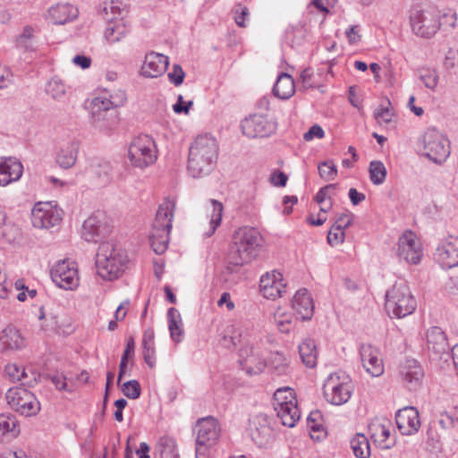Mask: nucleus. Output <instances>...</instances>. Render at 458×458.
<instances>
[{"label": "nucleus", "instance_id": "1", "mask_svg": "<svg viewBox=\"0 0 458 458\" xmlns=\"http://www.w3.org/2000/svg\"><path fill=\"white\" fill-rule=\"evenodd\" d=\"M261 242V234L254 227L235 230L226 256L229 266L239 267L250 263L259 256Z\"/></svg>", "mask_w": 458, "mask_h": 458}, {"label": "nucleus", "instance_id": "2", "mask_svg": "<svg viewBox=\"0 0 458 458\" xmlns=\"http://www.w3.org/2000/svg\"><path fill=\"white\" fill-rule=\"evenodd\" d=\"M218 157V147L214 138L199 136L189 151L188 171L194 178L208 175L215 167Z\"/></svg>", "mask_w": 458, "mask_h": 458}, {"label": "nucleus", "instance_id": "3", "mask_svg": "<svg viewBox=\"0 0 458 458\" xmlns=\"http://www.w3.org/2000/svg\"><path fill=\"white\" fill-rule=\"evenodd\" d=\"M128 263L126 251L114 241L103 242L99 244L96 267L99 276L105 280L117 279L125 270Z\"/></svg>", "mask_w": 458, "mask_h": 458}, {"label": "nucleus", "instance_id": "4", "mask_svg": "<svg viewBox=\"0 0 458 458\" xmlns=\"http://www.w3.org/2000/svg\"><path fill=\"white\" fill-rule=\"evenodd\" d=\"M174 209L175 201L173 199L166 198L159 205L157 211L149 233V242L154 252L158 255L163 254L168 247Z\"/></svg>", "mask_w": 458, "mask_h": 458}, {"label": "nucleus", "instance_id": "5", "mask_svg": "<svg viewBox=\"0 0 458 458\" xmlns=\"http://www.w3.org/2000/svg\"><path fill=\"white\" fill-rule=\"evenodd\" d=\"M385 307L389 316L402 318L416 310L417 302L410 287L400 282L386 292Z\"/></svg>", "mask_w": 458, "mask_h": 458}, {"label": "nucleus", "instance_id": "6", "mask_svg": "<svg viewBox=\"0 0 458 458\" xmlns=\"http://www.w3.org/2000/svg\"><path fill=\"white\" fill-rule=\"evenodd\" d=\"M195 431L197 434L195 458H208V449L214 446L220 437V424L212 416L200 418L197 420Z\"/></svg>", "mask_w": 458, "mask_h": 458}, {"label": "nucleus", "instance_id": "7", "mask_svg": "<svg viewBox=\"0 0 458 458\" xmlns=\"http://www.w3.org/2000/svg\"><path fill=\"white\" fill-rule=\"evenodd\" d=\"M352 379L344 372H334L328 375L323 385L326 400L334 405L346 403L352 394Z\"/></svg>", "mask_w": 458, "mask_h": 458}, {"label": "nucleus", "instance_id": "8", "mask_svg": "<svg viewBox=\"0 0 458 458\" xmlns=\"http://www.w3.org/2000/svg\"><path fill=\"white\" fill-rule=\"evenodd\" d=\"M419 143L423 148V155L436 164L444 163L451 152L447 138L436 128L427 129Z\"/></svg>", "mask_w": 458, "mask_h": 458}, {"label": "nucleus", "instance_id": "9", "mask_svg": "<svg viewBox=\"0 0 458 458\" xmlns=\"http://www.w3.org/2000/svg\"><path fill=\"white\" fill-rule=\"evenodd\" d=\"M128 157L135 167L145 168L152 165L157 157L156 144L148 135H140L129 146Z\"/></svg>", "mask_w": 458, "mask_h": 458}, {"label": "nucleus", "instance_id": "10", "mask_svg": "<svg viewBox=\"0 0 458 458\" xmlns=\"http://www.w3.org/2000/svg\"><path fill=\"white\" fill-rule=\"evenodd\" d=\"M7 403L21 415L30 417L40 411V403L33 393L24 387H11L6 393Z\"/></svg>", "mask_w": 458, "mask_h": 458}, {"label": "nucleus", "instance_id": "11", "mask_svg": "<svg viewBox=\"0 0 458 458\" xmlns=\"http://www.w3.org/2000/svg\"><path fill=\"white\" fill-rule=\"evenodd\" d=\"M411 26L414 33L422 38L433 37L444 21H439V15L430 10H415L410 16Z\"/></svg>", "mask_w": 458, "mask_h": 458}, {"label": "nucleus", "instance_id": "12", "mask_svg": "<svg viewBox=\"0 0 458 458\" xmlns=\"http://www.w3.org/2000/svg\"><path fill=\"white\" fill-rule=\"evenodd\" d=\"M51 278L56 286L72 291L79 286V272L75 262L70 259L58 260L51 268Z\"/></svg>", "mask_w": 458, "mask_h": 458}, {"label": "nucleus", "instance_id": "13", "mask_svg": "<svg viewBox=\"0 0 458 458\" xmlns=\"http://www.w3.org/2000/svg\"><path fill=\"white\" fill-rule=\"evenodd\" d=\"M397 256L407 263L418 264L422 258V246L417 235L406 230L398 239Z\"/></svg>", "mask_w": 458, "mask_h": 458}, {"label": "nucleus", "instance_id": "14", "mask_svg": "<svg viewBox=\"0 0 458 458\" xmlns=\"http://www.w3.org/2000/svg\"><path fill=\"white\" fill-rule=\"evenodd\" d=\"M61 220V210L50 202H38L32 208L31 222L36 228L49 229L58 225Z\"/></svg>", "mask_w": 458, "mask_h": 458}, {"label": "nucleus", "instance_id": "15", "mask_svg": "<svg viewBox=\"0 0 458 458\" xmlns=\"http://www.w3.org/2000/svg\"><path fill=\"white\" fill-rule=\"evenodd\" d=\"M111 233V226L105 215L97 212L89 216L82 225L81 235L87 242H98Z\"/></svg>", "mask_w": 458, "mask_h": 458}, {"label": "nucleus", "instance_id": "16", "mask_svg": "<svg viewBox=\"0 0 458 458\" xmlns=\"http://www.w3.org/2000/svg\"><path fill=\"white\" fill-rule=\"evenodd\" d=\"M242 131L249 138L267 137L276 131V123L263 114H252L241 123Z\"/></svg>", "mask_w": 458, "mask_h": 458}, {"label": "nucleus", "instance_id": "17", "mask_svg": "<svg viewBox=\"0 0 458 458\" xmlns=\"http://www.w3.org/2000/svg\"><path fill=\"white\" fill-rule=\"evenodd\" d=\"M249 435L252 441L259 447L266 446L272 436V428L268 417L264 413H258L250 419Z\"/></svg>", "mask_w": 458, "mask_h": 458}, {"label": "nucleus", "instance_id": "18", "mask_svg": "<svg viewBox=\"0 0 458 458\" xmlns=\"http://www.w3.org/2000/svg\"><path fill=\"white\" fill-rule=\"evenodd\" d=\"M426 337L428 350L432 358L447 360L450 354L445 332L438 327H432L428 330Z\"/></svg>", "mask_w": 458, "mask_h": 458}, {"label": "nucleus", "instance_id": "19", "mask_svg": "<svg viewBox=\"0 0 458 458\" xmlns=\"http://www.w3.org/2000/svg\"><path fill=\"white\" fill-rule=\"evenodd\" d=\"M286 284L283 282V276L278 271L267 272L259 281V289L263 296L267 299L282 297L285 293Z\"/></svg>", "mask_w": 458, "mask_h": 458}, {"label": "nucleus", "instance_id": "20", "mask_svg": "<svg viewBox=\"0 0 458 458\" xmlns=\"http://www.w3.org/2000/svg\"><path fill=\"white\" fill-rule=\"evenodd\" d=\"M395 422L403 435H413L420 427L419 411L412 406L400 409L395 414Z\"/></svg>", "mask_w": 458, "mask_h": 458}, {"label": "nucleus", "instance_id": "21", "mask_svg": "<svg viewBox=\"0 0 458 458\" xmlns=\"http://www.w3.org/2000/svg\"><path fill=\"white\" fill-rule=\"evenodd\" d=\"M360 356L363 368L369 375L379 377L384 373V363L377 348L363 344L360 347Z\"/></svg>", "mask_w": 458, "mask_h": 458}, {"label": "nucleus", "instance_id": "22", "mask_svg": "<svg viewBox=\"0 0 458 458\" xmlns=\"http://www.w3.org/2000/svg\"><path fill=\"white\" fill-rule=\"evenodd\" d=\"M423 376V370L415 360H407L399 368V377L409 390L417 389L422 382Z\"/></svg>", "mask_w": 458, "mask_h": 458}, {"label": "nucleus", "instance_id": "23", "mask_svg": "<svg viewBox=\"0 0 458 458\" xmlns=\"http://www.w3.org/2000/svg\"><path fill=\"white\" fill-rule=\"evenodd\" d=\"M249 341L248 327L242 322L228 325L223 333L221 344L225 348L233 349L237 344H243Z\"/></svg>", "mask_w": 458, "mask_h": 458}, {"label": "nucleus", "instance_id": "24", "mask_svg": "<svg viewBox=\"0 0 458 458\" xmlns=\"http://www.w3.org/2000/svg\"><path fill=\"white\" fill-rule=\"evenodd\" d=\"M169 65L168 56L151 52L145 56L141 72L147 78H157L165 72Z\"/></svg>", "mask_w": 458, "mask_h": 458}, {"label": "nucleus", "instance_id": "25", "mask_svg": "<svg viewBox=\"0 0 458 458\" xmlns=\"http://www.w3.org/2000/svg\"><path fill=\"white\" fill-rule=\"evenodd\" d=\"M22 164L14 157H0V186H6L20 180Z\"/></svg>", "mask_w": 458, "mask_h": 458}, {"label": "nucleus", "instance_id": "26", "mask_svg": "<svg viewBox=\"0 0 458 458\" xmlns=\"http://www.w3.org/2000/svg\"><path fill=\"white\" fill-rule=\"evenodd\" d=\"M78 14V9L69 3H57L47 10V19L59 25L73 21Z\"/></svg>", "mask_w": 458, "mask_h": 458}, {"label": "nucleus", "instance_id": "27", "mask_svg": "<svg viewBox=\"0 0 458 458\" xmlns=\"http://www.w3.org/2000/svg\"><path fill=\"white\" fill-rule=\"evenodd\" d=\"M292 307L301 319L309 320L312 318L314 303L307 289L303 288L296 292L292 301Z\"/></svg>", "mask_w": 458, "mask_h": 458}, {"label": "nucleus", "instance_id": "28", "mask_svg": "<svg viewBox=\"0 0 458 458\" xmlns=\"http://www.w3.org/2000/svg\"><path fill=\"white\" fill-rule=\"evenodd\" d=\"M78 152L79 143L77 141H64L57 148L55 161L60 167L69 169L75 165Z\"/></svg>", "mask_w": 458, "mask_h": 458}, {"label": "nucleus", "instance_id": "29", "mask_svg": "<svg viewBox=\"0 0 458 458\" xmlns=\"http://www.w3.org/2000/svg\"><path fill=\"white\" fill-rule=\"evenodd\" d=\"M26 346V339L19 329L7 327L0 333V351H18Z\"/></svg>", "mask_w": 458, "mask_h": 458}, {"label": "nucleus", "instance_id": "30", "mask_svg": "<svg viewBox=\"0 0 458 458\" xmlns=\"http://www.w3.org/2000/svg\"><path fill=\"white\" fill-rule=\"evenodd\" d=\"M129 30L123 19H112L104 30V38L108 44H115L125 38Z\"/></svg>", "mask_w": 458, "mask_h": 458}, {"label": "nucleus", "instance_id": "31", "mask_svg": "<svg viewBox=\"0 0 458 458\" xmlns=\"http://www.w3.org/2000/svg\"><path fill=\"white\" fill-rule=\"evenodd\" d=\"M295 91L293 79L286 72L278 75L277 80L273 87V94L280 99L290 98Z\"/></svg>", "mask_w": 458, "mask_h": 458}, {"label": "nucleus", "instance_id": "32", "mask_svg": "<svg viewBox=\"0 0 458 458\" xmlns=\"http://www.w3.org/2000/svg\"><path fill=\"white\" fill-rule=\"evenodd\" d=\"M168 329L172 340L178 344L183 337V324L181 314L175 308H170L167 311Z\"/></svg>", "mask_w": 458, "mask_h": 458}, {"label": "nucleus", "instance_id": "33", "mask_svg": "<svg viewBox=\"0 0 458 458\" xmlns=\"http://www.w3.org/2000/svg\"><path fill=\"white\" fill-rule=\"evenodd\" d=\"M242 360L239 362L242 369L250 375L259 374L267 366L265 359L258 352L250 357H247L246 351L242 352Z\"/></svg>", "mask_w": 458, "mask_h": 458}, {"label": "nucleus", "instance_id": "34", "mask_svg": "<svg viewBox=\"0 0 458 458\" xmlns=\"http://www.w3.org/2000/svg\"><path fill=\"white\" fill-rule=\"evenodd\" d=\"M274 410L281 423L288 428L294 427L301 418V412L297 403H290L288 406H282L275 408Z\"/></svg>", "mask_w": 458, "mask_h": 458}, {"label": "nucleus", "instance_id": "35", "mask_svg": "<svg viewBox=\"0 0 458 458\" xmlns=\"http://www.w3.org/2000/svg\"><path fill=\"white\" fill-rule=\"evenodd\" d=\"M437 258L443 267L452 268L458 266V248L453 243L437 248Z\"/></svg>", "mask_w": 458, "mask_h": 458}, {"label": "nucleus", "instance_id": "36", "mask_svg": "<svg viewBox=\"0 0 458 458\" xmlns=\"http://www.w3.org/2000/svg\"><path fill=\"white\" fill-rule=\"evenodd\" d=\"M299 353L303 364L308 368H314L317 364L318 351L314 340L305 339L299 345Z\"/></svg>", "mask_w": 458, "mask_h": 458}, {"label": "nucleus", "instance_id": "37", "mask_svg": "<svg viewBox=\"0 0 458 458\" xmlns=\"http://www.w3.org/2000/svg\"><path fill=\"white\" fill-rule=\"evenodd\" d=\"M99 121L98 122L96 113H92V123L96 129L108 132L115 128L118 118L114 111L111 113H99Z\"/></svg>", "mask_w": 458, "mask_h": 458}, {"label": "nucleus", "instance_id": "38", "mask_svg": "<svg viewBox=\"0 0 458 458\" xmlns=\"http://www.w3.org/2000/svg\"><path fill=\"white\" fill-rule=\"evenodd\" d=\"M351 448L357 458L370 457V445L368 437L364 434L357 433L351 439Z\"/></svg>", "mask_w": 458, "mask_h": 458}, {"label": "nucleus", "instance_id": "39", "mask_svg": "<svg viewBox=\"0 0 458 458\" xmlns=\"http://www.w3.org/2000/svg\"><path fill=\"white\" fill-rule=\"evenodd\" d=\"M290 403H297L293 389L288 386L278 388L274 394V409L282 406H288Z\"/></svg>", "mask_w": 458, "mask_h": 458}, {"label": "nucleus", "instance_id": "40", "mask_svg": "<svg viewBox=\"0 0 458 458\" xmlns=\"http://www.w3.org/2000/svg\"><path fill=\"white\" fill-rule=\"evenodd\" d=\"M209 202L212 206V213L210 215L209 228L204 233L205 237H210L214 234L221 224L224 211L223 204L220 201L210 199Z\"/></svg>", "mask_w": 458, "mask_h": 458}, {"label": "nucleus", "instance_id": "41", "mask_svg": "<svg viewBox=\"0 0 458 458\" xmlns=\"http://www.w3.org/2000/svg\"><path fill=\"white\" fill-rule=\"evenodd\" d=\"M369 179L375 185L382 184L386 178V168L382 161L373 160L369 163Z\"/></svg>", "mask_w": 458, "mask_h": 458}, {"label": "nucleus", "instance_id": "42", "mask_svg": "<svg viewBox=\"0 0 458 458\" xmlns=\"http://www.w3.org/2000/svg\"><path fill=\"white\" fill-rule=\"evenodd\" d=\"M114 107L111 105V101L107 97V91L96 97L92 100V113H96L97 121H99V113H111Z\"/></svg>", "mask_w": 458, "mask_h": 458}, {"label": "nucleus", "instance_id": "43", "mask_svg": "<svg viewBox=\"0 0 458 458\" xmlns=\"http://www.w3.org/2000/svg\"><path fill=\"white\" fill-rule=\"evenodd\" d=\"M19 433L17 420L13 415L0 414V437L7 434L15 437Z\"/></svg>", "mask_w": 458, "mask_h": 458}, {"label": "nucleus", "instance_id": "44", "mask_svg": "<svg viewBox=\"0 0 458 458\" xmlns=\"http://www.w3.org/2000/svg\"><path fill=\"white\" fill-rule=\"evenodd\" d=\"M268 366L271 369L274 370L277 375H284L288 372V360L286 357L279 352H274L271 354L269 358Z\"/></svg>", "mask_w": 458, "mask_h": 458}, {"label": "nucleus", "instance_id": "45", "mask_svg": "<svg viewBox=\"0 0 458 458\" xmlns=\"http://www.w3.org/2000/svg\"><path fill=\"white\" fill-rule=\"evenodd\" d=\"M274 319L280 332L287 334L292 330L293 316L291 313L284 312L282 309H277L274 313Z\"/></svg>", "mask_w": 458, "mask_h": 458}, {"label": "nucleus", "instance_id": "46", "mask_svg": "<svg viewBox=\"0 0 458 458\" xmlns=\"http://www.w3.org/2000/svg\"><path fill=\"white\" fill-rule=\"evenodd\" d=\"M5 374L12 382H21L22 386L27 384L28 374L24 368L17 364H8L4 369Z\"/></svg>", "mask_w": 458, "mask_h": 458}, {"label": "nucleus", "instance_id": "47", "mask_svg": "<svg viewBox=\"0 0 458 458\" xmlns=\"http://www.w3.org/2000/svg\"><path fill=\"white\" fill-rule=\"evenodd\" d=\"M46 91L54 99H61L66 93V88L63 81L53 78L47 82Z\"/></svg>", "mask_w": 458, "mask_h": 458}, {"label": "nucleus", "instance_id": "48", "mask_svg": "<svg viewBox=\"0 0 458 458\" xmlns=\"http://www.w3.org/2000/svg\"><path fill=\"white\" fill-rule=\"evenodd\" d=\"M93 174L98 179L100 184H106L111 179V166L108 163H99L91 166Z\"/></svg>", "mask_w": 458, "mask_h": 458}, {"label": "nucleus", "instance_id": "49", "mask_svg": "<svg viewBox=\"0 0 458 458\" xmlns=\"http://www.w3.org/2000/svg\"><path fill=\"white\" fill-rule=\"evenodd\" d=\"M420 78L425 87L430 89H434L438 83V74L433 69L422 68L420 72Z\"/></svg>", "mask_w": 458, "mask_h": 458}, {"label": "nucleus", "instance_id": "50", "mask_svg": "<svg viewBox=\"0 0 458 458\" xmlns=\"http://www.w3.org/2000/svg\"><path fill=\"white\" fill-rule=\"evenodd\" d=\"M318 168L319 176L325 181L334 180L337 175V168L332 161H323Z\"/></svg>", "mask_w": 458, "mask_h": 458}, {"label": "nucleus", "instance_id": "51", "mask_svg": "<svg viewBox=\"0 0 458 458\" xmlns=\"http://www.w3.org/2000/svg\"><path fill=\"white\" fill-rule=\"evenodd\" d=\"M134 348H135L134 341L132 338H131L130 340H128L125 349H124V352H123V354L121 358V361H120V365H119L118 380H117L118 383L121 381L123 376L125 373L128 358H129V356L133 355Z\"/></svg>", "mask_w": 458, "mask_h": 458}, {"label": "nucleus", "instance_id": "52", "mask_svg": "<svg viewBox=\"0 0 458 458\" xmlns=\"http://www.w3.org/2000/svg\"><path fill=\"white\" fill-rule=\"evenodd\" d=\"M122 392L130 399H137L140 395V383L135 379L129 380L123 384Z\"/></svg>", "mask_w": 458, "mask_h": 458}, {"label": "nucleus", "instance_id": "53", "mask_svg": "<svg viewBox=\"0 0 458 458\" xmlns=\"http://www.w3.org/2000/svg\"><path fill=\"white\" fill-rule=\"evenodd\" d=\"M353 218L354 215L350 211L337 214L332 226L335 227L337 230L340 229L344 231L352 224Z\"/></svg>", "mask_w": 458, "mask_h": 458}, {"label": "nucleus", "instance_id": "54", "mask_svg": "<svg viewBox=\"0 0 458 458\" xmlns=\"http://www.w3.org/2000/svg\"><path fill=\"white\" fill-rule=\"evenodd\" d=\"M167 76L170 82L177 87L182 84L185 72L180 64H175L173 65L172 71L168 72Z\"/></svg>", "mask_w": 458, "mask_h": 458}, {"label": "nucleus", "instance_id": "55", "mask_svg": "<svg viewBox=\"0 0 458 458\" xmlns=\"http://www.w3.org/2000/svg\"><path fill=\"white\" fill-rule=\"evenodd\" d=\"M13 83V73L11 69L0 64V89H7Z\"/></svg>", "mask_w": 458, "mask_h": 458}, {"label": "nucleus", "instance_id": "56", "mask_svg": "<svg viewBox=\"0 0 458 458\" xmlns=\"http://www.w3.org/2000/svg\"><path fill=\"white\" fill-rule=\"evenodd\" d=\"M394 116V111L388 106H381L374 113V117L378 123H389Z\"/></svg>", "mask_w": 458, "mask_h": 458}, {"label": "nucleus", "instance_id": "57", "mask_svg": "<svg viewBox=\"0 0 458 458\" xmlns=\"http://www.w3.org/2000/svg\"><path fill=\"white\" fill-rule=\"evenodd\" d=\"M107 97L114 109L123 106L127 100L126 93L123 89H115L113 92L107 91Z\"/></svg>", "mask_w": 458, "mask_h": 458}, {"label": "nucleus", "instance_id": "58", "mask_svg": "<svg viewBox=\"0 0 458 458\" xmlns=\"http://www.w3.org/2000/svg\"><path fill=\"white\" fill-rule=\"evenodd\" d=\"M390 436V431L385 426L379 425L376 428V432L373 433L372 437H375V442H378L383 448H389L388 444H385Z\"/></svg>", "mask_w": 458, "mask_h": 458}, {"label": "nucleus", "instance_id": "59", "mask_svg": "<svg viewBox=\"0 0 458 458\" xmlns=\"http://www.w3.org/2000/svg\"><path fill=\"white\" fill-rule=\"evenodd\" d=\"M345 239V233L343 230L332 226L327 234V242L331 246L342 244Z\"/></svg>", "mask_w": 458, "mask_h": 458}, {"label": "nucleus", "instance_id": "60", "mask_svg": "<svg viewBox=\"0 0 458 458\" xmlns=\"http://www.w3.org/2000/svg\"><path fill=\"white\" fill-rule=\"evenodd\" d=\"M32 34L33 29L30 26L25 27L23 32L19 36L17 39L18 45L27 50H31L32 47L30 44V40L32 38Z\"/></svg>", "mask_w": 458, "mask_h": 458}, {"label": "nucleus", "instance_id": "61", "mask_svg": "<svg viewBox=\"0 0 458 458\" xmlns=\"http://www.w3.org/2000/svg\"><path fill=\"white\" fill-rule=\"evenodd\" d=\"M143 349V358L145 362L150 367L153 368L156 363V351L155 345H142Z\"/></svg>", "mask_w": 458, "mask_h": 458}, {"label": "nucleus", "instance_id": "62", "mask_svg": "<svg viewBox=\"0 0 458 458\" xmlns=\"http://www.w3.org/2000/svg\"><path fill=\"white\" fill-rule=\"evenodd\" d=\"M325 136V131L318 124L312 125L310 130L304 133L303 139L306 141H310L314 138L322 139Z\"/></svg>", "mask_w": 458, "mask_h": 458}, {"label": "nucleus", "instance_id": "63", "mask_svg": "<svg viewBox=\"0 0 458 458\" xmlns=\"http://www.w3.org/2000/svg\"><path fill=\"white\" fill-rule=\"evenodd\" d=\"M192 105L193 102L191 100L188 101L187 103H184L182 96L179 95L177 102L173 106V110L176 114H188Z\"/></svg>", "mask_w": 458, "mask_h": 458}, {"label": "nucleus", "instance_id": "64", "mask_svg": "<svg viewBox=\"0 0 458 458\" xmlns=\"http://www.w3.org/2000/svg\"><path fill=\"white\" fill-rule=\"evenodd\" d=\"M349 198L352 205L356 206L362 202L366 199V196L364 193L359 192L356 189L351 188L349 190Z\"/></svg>", "mask_w": 458, "mask_h": 458}]
</instances>
